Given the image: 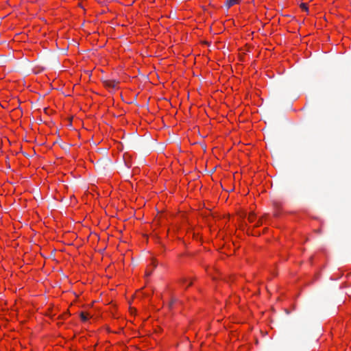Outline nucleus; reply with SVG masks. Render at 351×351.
Instances as JSON below:
<instances>
[{"label": "nucleus", "instance_id": "obj_3", "mask_svg": "<svg viewBox=\"0 0 351 351\" xmlns=\"http://www.w3.org/2000/svg\"><path fill=\"white\" fill-rule=\"evenodd\" d=\"M301 8H302V9L303 10H305V11H307V10H308V8H307L306 5V4H304V3H302V4L301 5Z\"/></svg>", "mask_w": 351, "mask_h": 351}, {"label": "nucleus", "instance_id": "obj_1", "mask_svg": "<svg viewBox=\"0 0 351 351\" xmlns=\"http://www.w3.org/2000/svg\"><path fill=\"white\" fill-rule=\"evenodd\" d=\"M92 317V315L86 312H81L80 313V319L82 322H88L90 318Z\"/></svg>", "mask_w": 351, "mask_h": 351}, {"label": "nucleus", "instance_id": "obj_4", "mask_svg": "<svg viewBox=\"0 0 351 351\" xmlns=\"http://www.w3.org/2000/svg\"><path fill=\"white\" fill-rule=\"evenodd\" d=\"M174 302H175L174 301H171V303L169 304V306L171 308H173V306L174 305Z\"/></svg>", "mask_w": 351, "mask_h": 351}, {"label": "nucleus", "instance_id": "obj_5", "mask_svg": "<svg viewBox=\"0 0 351 351\" xmlns=\"http://www.w3.org/2000/svg\"><path fill=\"white\" fill-rule=\"evenodd\" d=\"M150 274H151V271H150V272L147 271V276H149V275H150Z\"/></svg>", "mask_w": 351, "mask_h": 351}, {"label": "nucleus", "instance_id": "obj_2", "mask_svg": "<svg viewBox=\"0 0 351 351\" xmlns=\"http://www.w3.org/2000/svg\"><path fill=\"white\" fill-rule=\"evenodd\" d=\"M241 0H227L226 5L230 8L234 5L239 4Z\"/></svg>", "mask_w": 351, "mask_h": 351}]
</instances>
